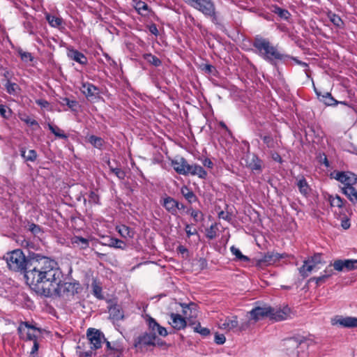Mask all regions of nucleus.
Segmentation results:
<instances>
[{"mask_svg":"<svg viewBox=\"0 0 357 357\" xmlns=\"http://www.w3.org/2000/svg\"><path fill=\"white\" fill-rule=\"evenodd\" d=\"M10 270L24 273L27 284L35 291L51 259L33 253L26 257L21 249L8 252L3 257Z\"/></svg>","mask_w":357,"mask_h":357,"instance_id":"f257e3e1","label":"nucleus"},{"mask_svg":"<svg viewBox=\"0 0 357 357\" xmlns=\"http://www.w3.org/2000/svg\"><path fill=\"white\" fill-rule=\"evenodd\" d=\"M35 291L47 298L61 297L71 300L82 287L78 281L63 282V274L56 261L52 259Z\"/></svg>","mask_w":357,"mask_h":357,"instance_id":"f03ea898","label":"nucleus"},{"mask_svg":"<svg viewBox=\"0 0 357 357\" xmlns=\"http://www.w3.org/2000/svg\"><path fill=\"white\" fill-rule=\"evenodd\" d=\"M252 46L255 49V53L271 65L276 66L277 61H285L289 58V55L280 52L268 38L259 35L254 38Z\"/></svg>","mask_w":357,"mask_h":357,"instance_id":"7ed1b4c3","label":"nucleus"},{"mask_svg":"<svg viewBox=\"0 0 357 357\" xmlns=\"http://www.w3.org/2000/svg\"><path fill=\"white\" fill-rule=\"evenodd\" d=\"M309 339L303 336H296L287 338L284 340L283 346L288 355L297 354L298 351L296 349L300 347L302 349L308 347L310 345Z\"/></svg>","mask_w":357,"mask_h":357,"instance_id":"20e7f679","label":"nucleus"},{"mask_svg":"<svg viewBox=\"0 0 357 357\" xmlns=\"http://www.w3.org/2000/svg\"><path fill=\"white\" fill-rule=\"evenodd\" d=\"M273 312L272 307L264 305V306H257L251 310L248 314H250V320H253L255 322L264 319L265 318H270V314Z\"/></svg>","mask_w":357,"mask_h":357,"instance_id":"39448f33","label":"nucleus"},{"mask_svg":"<svg viewBox=\"0 0 357 357\" xmlns=\"http://www.w3.org/2000/svg\"><path fill=\"white\" fill-rule=\"evenodd\" d=\"M87 338L91 349H97L101 347L102 341H106L104 335L99 330L90 328L87 330Z\"/></svg>","mask_w":357,"mask_h":357,"instance_id":"423d86ee","label":"nucleus"},{"mask_svg":"<svg viewBox=\"0 0 357 357\" xmlns=\"http://www.w3.org/2000/svg\"><path fill=\"white\" fill-rule=\"evenodd\" d=\"M157 339L155 333L145 332L135 338L134 347L142 349L144 347L155 346V341Z\"/></svg>","mask_w":357,"mask_h":357,"instance_id":"0eeeda50","label":"nucleus"},{"mask_svg":"<svg viewBox=\"0 0 357 357\" xmlns=\"http://www.w3.org/2000/svg\"><path fill=\"white\" fill-rule=\"evenodd\" d=\"M335 178L344 184V187H353L357 182V176L351 172H335Z\"/></svg>","mask_w":357,"mask_h":357,"instance_id":"6e6552de","label":"nucleus"},{"mask_svg":"<svg viewBox=\"0 0 357 357\" xmlns=\"http://www.w3.org/2000/svg\"><path fill=\"white\" fill-rule=\"evenodd\" d=\"M333 266L337 271L357 270V259H337L333 262Z\"/></svg>","mask_w":357,"mask_h":357,"instance_id":"1a4fd4ad","label":"nucleus"},{"mask_svg":"<svg viewBox=\"0 0 357 357\" xmlns=\"http://www.w3.org/2000/svg\"><path fill=\"white\" fill-rule=\"evenodd\" d=\"M191 6L204 15L213 14V8L215 7L213 0H195Z\"/></svg>","mask_w":357,"mask_h":357,"instance_id":"9d476101","label":"nucleus"},{"mask_svg":"<svg viewBox=\"0 0 357 357\" xmlns=\"http://www.w3.org/2000/svg\"><path fill=\"white\" fill-rule=\"evenodd\" d=\"M333 325H340L344 328H357V317L336 316L331 320Z\"/></svg>","mask_w":357,"mask_h":357,"instance_id":"9b49d317","label":"nucleus"},{"mask_svg":"<svg viewBox=\"0 0 357 357\" xmlns=\"http://www.w3.org/2000/svg\"><path fill=\"white\" fill-rule=\"evenodd\" d=\"M282 258H284V255L268 252L257 260V264L259 266H268L274 264Z\"/></svg>","mask_w":357,"mask_h":357,"instance_id":"f8f14e48","label":"nucleus"},{"mask_svg":"<svg viewBox=\"0 0 357 357\" xmlns=\"http://www.w3.org/2000/svg\"><path fill=\"white\" fill-rule=\"evenodd\" d=\"M161 205L172 215L178 213V202L170 196H166L161 201Z\"/></svg>","mask_w":357,"mask_h":357,"instance_id":"ddd939ff","label":"nucleus"},{"mask_svg":"<svg viewBox=\"0 0 357 357\" xmlns=\"http://www.w3.org/2000/svg\"><path fill=\"white\" fill-rule=\"evenodd\" d=\"M174 169L179 174L187 175L189 174L190 165L184 158H180L172 161Z\"/></svg>","mask_w":357,"mask_h":357,"instance_id":"4468645a","label":"nucleus"},{"mask_svg":"<svg viewBox=\"0 0 357 357\" xmlns=\"http://www.w3.org/2000/svg\"><path fill=\"white\" fill-rule=\"evenodd\" d=\"M109 319L112 321L113 324L123 320L124 319V312L122 307L117 305H111L109 307Z\"/></svg>","mask_w":357,"mask_h":357,"instance_id":"2eb2a0df","label":"nucleus"},{"mask_svg":"<svg viewBox=\"0 0 357 357\" xmlns=\"http://www.w3.org/2000/svg\"><path fill=\"white\" fill-rule=\"evenodd\" d=\"M238 326V318L236 316L227 317L225 319L220 320L219 328L227 331L237 330Z\"/></svg>","mask_w":357,"mask_h":357,"instance_id":"dca6fc26","label":"nucleus"},{"mask_svg":"<svg viewBox=\"0 0 357 357\" xmlns=\"http://www.w3.org/2000/svg\"><path fill=\"white\" fill-rule=\"evenodd\" d=\"M170 318L172 321L169 323L174 329L180 331L186 327L187 321L181 314L172 312L170 314Z\"/></svg>","mask_w":357,"mask_h":357,"instance_id":"f3484780","label":"nucleus"},{"mask_svg":"<svg viewBox=\"0 0 357 357\" xmlns=\"http://www.w3.org/2000/svg\"><path fill=\"white\" fill-rule=\"evenodd\" d=\"M24 21L23 22V26L26 32L30 35H35L37 29L36 20L31 15L28 14L24 15Z\"/></svg>","mask_w":357,"mask_h":357,"instance_id":"a211bd4d","label":"nucleus"},{"mask_svg":"<svg viewBox=\"0 0 357 357\" xmlns=\"http://www.w3.org/2000/svg\"><path fill=\"white\" fill-rule=\"evenodd\" d=\"M316 95L319 101L324 102L326 106H335L338 105V100H336L329 92L321 93L314 89Z\"/></svg>","mask_w":357,"mask_h":357,"instance_id":"6ab92c4d","label":"nucleus"},{"mask_svg":"<svg viewBox=\"0 0 357 357\" xmlns=\"http://www.w3.org/2000/svg\"><path fill=\"white\" fill-rule=\"evenodd\" d=\"M273 312L270 314V319L275 321L284 320L287 318L289 308L284 307L283 309H278L272 307Z\"/></svg>","mask_w":357,"mask_h":357,"instance_id":"aec40b11","label":"nucleus"},{"mask_svg":"<svg viewBox=\"0 0 357 357\" xmlns=\"http://www.w3.org/2000/svg\"><path fill=\"white\" fill-rule=\"evenodd\" d=\"M67 55L70 59L79 63L82 65L87 63V58L86 56L79 51L74 49H68Z\"/></svg>","mask_w":357,"mask_h":357,"instance_id":"412c9836","label":"nucleus"},{"mask_svg":"<svg viewBox=\"0 0 357 357\" xmlns=\"http://www.w3.org/2000/svg\"><path fill=\"white\" fill-rule=\"evenodd\" d=\"M82 90L87 98L96 96L99 93V89L91 83H83Z\"/></svg>","mask_w":357,"mask_h":357,"instance_id":"4be33fe9","label":"nucleus"},{"mask_svg":"<svg viewBox=\"0 0 357 357\" xmlns=\"http://www.w3.org/2000/svg\"><path fill=\"white\" fill-rule=\"evenodd\" d=\"M71 243L79 249H86L89 247V240L78 236H74L71 238Z\"/></svg>","mask_w":357,"mask_h":357,"instance_id":"5701e85b","label":"nucleus"},{"mask_svg":"<svg viewBox=\"0 0 357 357\" xmlns=\"http://www.w3.org/2000/svg\"><path fill=\"white\" fill-rule=\"evenodd\" d=\"M189 174L193 176H198L201 178H205L207 176V172L204 169L198 165H190Z\"/></svg>","mask_w":357,"mask_h":357,"instance_id":"b1692460","label":"nucleus"},{"mask_svg":"<svg viewBox=\"0 0 357 357\" xmlns=\"http://www.w3.org/2000/svg\"><path fill=\"white\" fill-rule=\"evenodd\" d=\"M181 192L182 195L185 197V199L190 204L196 202L198 200L197 197L195 195V194L193 192V191L191 190L190 188H188L185 185H184L181 188Z\"/></svg>","mask_w":357,"mask_h":357,"instance_id":"393cba45","label":"nucleus"},{"mask_svg":"<svg viewBox=\"0 0 357 357\" xmlns=\"http://www.w3.org/2000/svg\"><path fill=\"white\" fill-rule=\"evenodd\" d=\"M342 192L351 202L357 203V190L354 187H343Z\"/></svg>","mask_w":357,"mask_h":357,"instance_id":"a878e982","label":"nucleus"},{"mask_svg":"<svg viewBox=\"0 0 357 357\" xmlns=\"http://www.w3.org/2000/svg\"><path fill=\"white\" fill-rule=\"evenodd\" d=\"M297 186L302 195L307 196L309 194L310 187L304 176H301L298 179Z\"/></svg>","mask_w":357,"mask_h":357,"instance_id":"bb28decb","label":"nucleus"},{"mask_svg":"<svg viewBox=\"0 0 357 357\" xmlns=\"http://www.w3.org/2000/svg\"><path fill=\"white\" fill-rule=\"evenodd\" d=\"M188 324L190 326H192L195 325V326H193L194 332L200 334L203 337H206L208 335H210V333H211L210 330L208 328L202 327L199 322L195 324V322L189 321Z\"/></svg>","mask_w":357,"mask_h":357,"instance_id":"cd10ccee","label":"nucleus"},{"mask_svg":"<svg viewBox=\"0 0 357 357\" xmlns=\"http://www.w3.org/2000/svg\"><path fill=\"white\" fill-rule=\"evenodd\" d=\"M314 268V264H310L307 260H305L303 265L298 269L299 273L303 278H307Z\"/></svg>","mask_w":357,"mask_h":357,"instance_id":"c85d7f7f","label":"nucleus"},{"mask_svg":"<svg viewBox=\"0 0 357 357\" xmlns=\"http://www.w3.org/2000/svg\"><path fill=\"white\" fill-rule=\"evenodd\" d=\"M46 20L49 24L54 28H59L63 24V19L61 17H58L50 14L46 15Z\"/></svg>","mask_w":357,"mask_h":357,"instance_id":"c756f323","label":"nucleus"},{"mask_svg":"<svg viewBox=\"0 0 357 357\" xmlns=\"http://www.w3.org/2000/svg\"><path fill=\"white\" fill-rule=\"evenodd\" d=\"M248 167L252 171H261V160L256 155H253L250 162L248 165Z\"/></svg>","mask_w":357,"mask_h":357,"instance_id":"7c9ffc66","label":"nucleus"},{"mask_svg":"<svg viewBox=\"0 0 357 357\" xmlns=\"http://www.w3.org/2000/svg\"><path fill=\"white\" fill-rule=\"evenodd\" d=\"M123 347L120 345L114 346L112 349L107 351L106 354L100 357H120L123 353Z\"/></svg>","mask_w":357,"mask_h":357,"instance_id":"2f4dec72","label":"nucleus"},{"mask_svg":"<svg viewBox=\"0 0 357 357\" xmlns=\"http://www.w3.org/2000/svg\"><path fill=\"white\" fill-rule=\"evenodd\" d=\"M25 328L32 329L33 331H40L39 328H38L35 326L31 325L29 322L22 321L17 328V332L21 338H24L23 335H24Z\"/></svg>","mask_w":357,"mask_h":357,"instance_id":"473e14b6","label":"nucleus"},{"mask_svg":"<svg viewBox=\"0 0 357 357\" xmlns=\"http://www.w3.org/2000/svg\"><path fill=\"white\" fill-rule=\"evenodd\" d=\"M328 17L330 19V21L337 28H342L344 26V22L341 17L336 15L335 13H333L332 12H328Z\"/></svg>","mask_w":357,"mask_h":357,"instance_id":"72a5a7b5","label":"nucleus"},{"mask_svg":"<svg viewBox=\"0 0 357 357\" xmlns=\"http://www.w3.org/2000/svg\"><path fill=\"white\" fill-rule=\"evenodd\" d=\"M143 58L150 64L153 65L155 67H158L162 64L161 60L155 56V55H153L151 53L144 54L143 55Z\"/></svg>","mask_w":357,"mask_h":357,"instance_id":"f704fd0d","label":"nucleus"},{"mask_svg":"<svg viewBox=\"0 0 357 357\" xmlns=\"http://www.w3.org/2000/svg\"><path fill=\"white\" fill-rule=\"evenodd\" d=\"M110 247L115 248L124 249L126 248V243L123 241L116 238H109L107 243H105Z\"/></svg>","mask_w":357,"mask_h":357,"instance_id":"c9c22d12","label":"nucleus"},{"mask_svg":"<svg viewBox=\"0 0 357 357\" xmlns=\"http://www.w3.org/2000/svg\"><path fill=\"white\" fill-rule=\"evenodd\" d=\"M88 142L91 144L93 147L99 149L102 148L104 144L102 138L96 135H90L88 138Z\"/></svg>","mask_w":357,"mask_h":357,"instance_id":"e433bc0d","label":"nucleus"},{"mask_svg":"<svg viewBox=\"0 0 357 357\" xmlns=\"http://www.w3.org/2000/svg\"><path fill=\"white\" fill-rule=\"evenodd\" d=\"M91 287L93 296L98 299H103L104 296L102 294V287L96 282V280L93 281Z\"/></svg>","mask_w":357,"mask_h":357,"instance_id":"4c0bfd02","label":"nucleus"},{"mask_svg":"<svg viewBox=\"0 0 357 357\" xmlns=\"http://www.w3.org/2000/svg\"><path fill=\"white\" fill-rule=\"evenodd\" d=\"M230 250L231 252V253L236 256V259L239 261H245V262H248L250 261V259L248 257L245 256V255H243L241 252L240 251V250L237 248H236L235 246H231L230 248Z\"/></svg>","mask_w":357,"mask_h":357,"instance_id":"58836bf2","label":"nucleus"},{"mask_svg":"<svg viewBox=\"0 0 357 357\" xmlns=\"http://www.w3.org/2000/svg\"><path fill=\"white\" fill-rule=\"evenodd\" d=\"M180 305L182 308L189 309L190 312L189 317H195L197 315L198 306L196 303L190 302V303H180Z\"/></svg>","mask_w":357,"mask_h":357,"instance_id":"ea45409f","label":"nucleus"},{"mask_svg":"<svg viewBox=\"0 0 357 357\" xmlns=\"http://www.w3.org/2000/svg\"><path fill=\"white\" fill-rule=\"evenodd\" d=\"M5 87L8 93L10 95H15L17 91L20 90L19 86L14 82L8 80L5 84Z\"/></svg>","mask_w":357,"mask_h":357,"instance_id":"a19ab883","label":"nucleus"},{"mask_svg":"<svg viewBox=\"0 0 357 357\" xmlns=\"http://www.w3.org/2000/svg\"><path fill=\"white\" fill-rule=\"evenodd\" d=\"M48 128L57 137L61 139H67L68 136L63 133L59 128L56 126H53L51 123H48Z\"/></svg>","mask_w":357,"mask_h":357,"instance_id":"79ce46f5","label":"nucleus"},{"mask_svg":"<svg viewBox=\"0 0 357 357\" xmlns=\"http://www.w3.org/2000/svg\"><path fill=\"white\" fill-rule=\"evenodd\" d=\"M272 12L277 14L282 19H287L290 15L289 11L286 9H283L278 6H274Z\"/></svg>","mask_w":357,"mask_h":357,"instance_id":"37998d69","label":"nucleus"},{"mask_svg":"<svg viewBox=\"0 0 357 357\" xmlns=\"http://www.w3.org/2000/svg\"><path fill=\"white\" fill-rule=\"evenodd\" d=\"M217 224H213L211 227L206 229V236L208 239H214L217 236Z\"/></svg>","mask_w":357,"mask_h":357,"instance_id":"c03bdc74","label":"nucleus"},{"mask_svg":"<svg viewBox=\"0 0 357 357\" xmlns=\"http://www.w3.org/2000/svg\"><path fill=\"white\" fill-rule=\"evenodd\" d=\"M61 103L62 105H66L73 111H76L77 107L78 105L77 101L73 100H70L68 98H61Z\"/></svg>","mask_w":357,"mask_h":357,"instance_id":"a18cd8bd","label":"nucleus"},{"mask_svg":"<svg viewBox=\"0 0 357 357\" xmlns=\"http://www.w3.org/2000/svg\"><path fill=\"white\" fill-rule=\"evenodd\" d=\"M17 53L23 61L27 62L33 60V56L30 52H24L21 48L17 50Z\"/></svg>","mask_w":357,"mask_h":357,"instance_id":"49530a36","label":"nucleus"},{"mask_svg":"<svg viewBox=\"0 0 357 357\" xmlns=\"http://www.w3.org/2000/svg\"><path fill=\"white\" fill-rule=\"evenodd\" d=\"M110 171L114 173L120 180H123L126 177V173L121 168L113 167L110 166V162H108Z\"/></svg>","mask_w":357,"mask_h":357,"instance_id":"de8ad7c7","label":"nucleus"},{"mask_svg":"<svg viewBox=\"0 0 357 357\" xmlns=\"http://www.w3.org/2000/svg\"><path fill=\"white\" fill-rule=\"evenodd\" d=\"M147 324L150 331L149 333H155L158 326H159V324L156 320L151 317H149L147 319Z\"/></svg>","mask_w":357,"mask_h":357,"instance_id":"09e8293b","label":"nucleus"},{"mask_svg":"<svg viewBox=\"0 0 357 357\" xmlns=\"http://www.w3.org/2000/svg\"><path fill=\"white\" fill-rule=\"evenodd\" d=\"M329 200L331 206H337L338 208L343 206L344 200L338 195H336L335 197H330Z\"/></svg>","mask_w":357,"mask_h":357,"instance_id":"8fccbe9b","label":"nucleus"},{"mask_svg":"<svg viewBox=\"0 0 357 357\" xmlns=\"http://www.w3.org/2000/svg\"><path fill=\"white\" fill-rule=\"evenodd\" d=\"M328 279V278L327 275L322 274L319 277H312V278H310L308 280L307 282L309 283V282L314 281L317 287H318L320 284L325 283Z\"/></svg>","mask_w":357,"mask_h":357,"instance_id":"3c124183","label":"nucleus"},{"mask_svg":"<svg viewBox=\"0 0 357 357\" xmlns=\"http://www.w3.org/2000/svg\"><path fill=\"white\" fill-rule=\"evenodd\" d=\"M202 70L207 74L213 75L217 72L215 67L208 63L203 64L202 66Z\"/></svg>","mask_w":357,"mask_h":357,"instance_id":"603ef678","label":"nucleus"},{"mask_svg":"<svg viewBox=\"0 0 357 357\" xmlns=\"http://www.w3.org/2000/svg\"><path fill=\"white\" fill-rule=\"evenodd\" d=\"M190 215L192 217L195 222L202 221L204 219V215L202 212L199 210L194 209L193 211L190 213Z\"/></svg>","mask_w":357,"mask_h":357,"instance_id":"864d4df0","label":"nucleus"},{"mask_svg":"<svg viewBox=\"0 0 357 357\" xmlns=\"http://www.w3.org/2000/svg\"><path fill=\"white\" fill-rule=\"evenodd\" d=\"M89 202L96 204H100L99 195L94 191H91L89 195Z\"/></svg>","mask_w":357,"mask_h":357,"instance_id":"5fc2aeb1","label":"nucleus"},{"mask_svg":"<svg viewBox=\"0 0 357 357\" xmlns=\"http://www.w3.org/2000/svg\"><path fill=\"white\" fill-rule=\"evenodd\" d=\"M38 154L33 149H31L28 151V154L26 155V161L34 162L37 159Z\"/></svg>","mask_w":357,"mask_h":357,"instance_id":"6e6d98bb","label":"nucleus"},{"mask_svg":"<svg viewBox=\"0 0 357 357\" xmlns=\"http://www.w3.org/2000/svg\"><path fill=\"white\" fill-rule=\"evenodd\" d=\"M263 140L264 143L266 144L268 147H272L273 145V139L270 135H259Z\"/></svg>","mask_w":357,"mask_h":357,"instance_id":"4d7b16f0","label":"nucleus"},{"mask_svg":"<svg viewBox=\"0 0 357 357\" xmlns=\"http://www.w3.org/2000/svg\"><path fill=\"white\" fill-rule=\"evenodd\" d=\"M321 255L319 253L314 255L310 259H308L307 261L312 264H314L315 266L316 264L321 263Z\"/></svg>","mask_w":357,"mask_h":357,"instance_id":"13d9d810","label":"nucleus"},{"mask_svg":"<svg viewBox=\"0 0 357 357\" xmlns=\"http://www.w3.org/2000/svg\"><path fill=\"white\" fill-rule=\"evenodd\" d=\"M218 215L220 219H223L228 222L231 220V215L229 212H225L224 211H218Z\"/></svg>","mask_w":357,"mask_h":357,"instance_id":"bf43d9fd","label":"nucleus"},{"mask_svg":"<svg viewBox=\"0 0 357 357\" xmlns=\"http://www.w3.org/2000/svg\"><path fill=\"white\" fill-rule=\"evenodd\" d=\"M119 232L123 237L131 236L130 234V228L126 225H122L121 227H120Z\"/></svg>","mask_w":357,"mask_h":357,"instance_id":"052dcab7","label":"nucleus"},{"mask_svg":"<svg viewBox=\"0 0 357 357\" xmlns=\"http://www.w3.org/2000/svg\"><path fill=\"white\" fill-rule=\"evenodd\" d=\"M214 341L217 344H223L226 341V338L223 334L216 333Z\"/></svg>","mask_w":357,"mask_h":357,"instance_id":"680f3d73","label":"nucleus"},{"mask_svg":"<svg viewBox=\"0 0 357 357\" xmlns=\"http://www.w3.org/2000/svg\"><path fill=\"white\" fill-rule=\"evenodd\" d=\"M137 9L141 15H146L143 13V11H147L148 10V6L144 2H139L137 4Z\"/></svg>","mask_w":357,"mask_h":357,"instance_id":"e2e57ef3","label":"nucleus"},{"mask_svg":"<svg viewBox=\"0 0 357 357\" xmlns=\"http://www.w3.org/2000/svg\"><path fill=\"white\" fill-rule=\"evenodd\" d=\"M21 120L31 126H35L37 128L40 127L38 123L36 120L32 119L29 118V116H27L26 118H23V119L22 118Z\"/></svg>","mask_w":357,"mask_h":357,"instance_id":"0e129e2a","label":"nucleus"},{"mask_svg":"<svg viewBox=\"0 0 357 357\" xmlns=\"http://www.w3.org/2000/svg\"><path fill=\"white\" fill-rule=\"evenodd\" d=\"M10 114H11V111L10 109L7 112L6 105H0V115H1L5 119H8Z\"/></svg>","mask_w":357,"mask_h":357,"instance_id":"69168bd1","label":"nucleus"},{"mask_svg":"<svg viewBox=\"0 0 357 357\" xmlns=\"http://www.w3.org/2000/svg\"><path fill=\"white\" fill-rule=\"evenodd\" d=\"M185 231L188 237H190L192 235L197 234V231L196 229H191V226L189 224L185 225Z\"/></svg>","mask_w":357,"mask_h":357,"instance_id":"338daca9","label":"nucleus"},{"mask_svg":"<svg viewBox=\"0 0 357 357\" xmlns=\"http://www.w3.org/2000/svg\"><path fill=\"white\" fill-rule=\"evenodd\" d=\"M156 331L158 332V335L162 337H166L168 335L167 329L165 327L160 326V324L159 326H158Z\"/></svg>","mask_w":357,"mask_h":357,"instance_id":"774afa93","label":"nucleus"}]
</instances>
